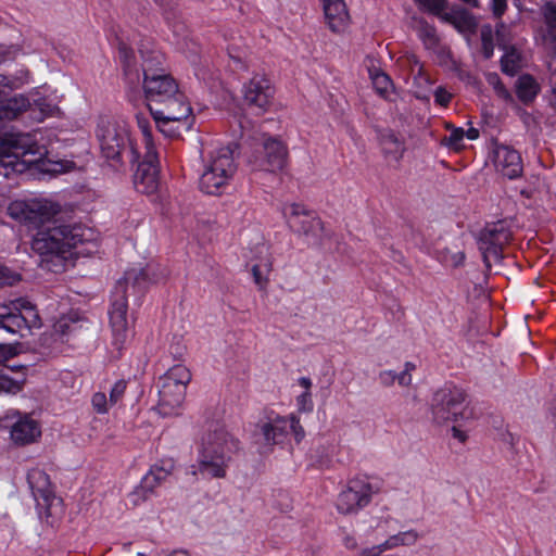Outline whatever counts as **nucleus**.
<instances>
[{"label":"nucleus","instance_id":"obj_1","mask_svg":"<svg viewBox=\"0 0 556 556\" xmlns=\"http://www.w3.org/2000/svg\"><path fill=\"white\" fill-rule=\"evenodd\" d=\"M46 224L34 237L31 248L47 262L55 261L56 267L78 256H87L97 251V242L91 229L80 225Z\"/></svg>","mask_w":556,"mask_h":556},{"label":"nucleus","instance_id":"obj_37","mask_svg":"<svg viewBox=\"0 0 556 556\" xmlns=\"http://www.w3.org/2000/svg\"><path fill=\"white\" fill-rule=\"evenodd\" d=\"M138 127L142 132L143 136V143L146 148V152H148L149 157L155 156V147L151 138V126L149 121H147L144 117L138 116L137 117Z\"/></svg>","mask_w":556,"mask_h":556},{"label":"nucleus","instance_id":"obj_45","mask_svg":"<svg viewBox=\"0 0 556 556\" xmlns=\"http://www.w3.org/2000/svg\"><path fill=\"white\" fill-rule=\"evenodd\" d=\"M74 167H75L74 162L67 161V160H62V161H55V162L49 161V165L45 169L47 172H51L53 174H64V173L71 172L72 169H74Z\"/></svg>","mask_w":556,"mask_h":556},{"label":"nucleus","instance_id":"obj_20","mask_svg":"<svg viewBox=\"0 0 556 556\" xmlns=\"http://www.w3.org/2000/svg\"><path fill=\"white\" fill-rule=\"evenodd\" d=\"M10 426V438L16 445H27L41 437V426L30 414L15 412Z\"/></svg>","mask_w":556,"mask_h":556},{"label":"nucleus","instance_id":"obj_35","mask_svg":"<svg viewBox=\"0 0 556 556\" xmlns=\"http://www.w3.org/2000/svg\"><path fill=\"white\" fill-rule=\"evenodd\" d=\"M502 71L508 75H515L521 66V55L515 48L506 50L505 54L501 60Z\"/></svg>","mask_w":556,"mask_h":556},{"label":"nucleus","instance_id":"obj_55","mask_svg":"<svg viewBox=\"0 0 556 556\" xmlns=\"http://www.w3.org/2000/svg\"><path fill=\"white\" fill-rule=\"evenodd\" d=\"M452 435L454 439L458 440L462 443H464L467 440L466 432L459 429L457 426L452 427Z\"/></svg>","mask_w":556,"mask_h":556},{"label":"nucleus","instance_id":"obj_52","mask_svg":"<svg viewBox=\"0 0 556 556\" xmlns=\"http://www.w3.org/2000/svg\"><path fill=\"white\" fill-rule=\"evenodd\" d=\"M379 381L384 387H391L396 381V372L393 370H383L379 374Z\"/></svg>","mask_w":556,"mask_h":556},{"label":"nucleus","instance_id":"obj_31","mask_svg":"<svg viewBox=\"0 0 556 556\" xmlns=\"http://www.w3.org/2000/svg\"><path fill=\"white\" fill-rule=\"evenodd\" d=\"M517 96L523 103H529L538 96L540 85L530 75H522L516 84Z\"/></svg>","mask_w":556,"mask_h":556},{"label":"nucleus","instance_id":"obj_56","mask_svg":"<svg viewBox=\"0 0 556 556\" xmlns=\"http://www.w3.org/2000/svg\"><path fill=\"white\" fill-rule=\"evenodd\" d=\"M343 544L349 549H355L357 547V541L352 535H346L343 540Z\"/></svg>","mask_w":556,"mask_h":556},{"label":"nucleus","instance_id":"obj_63","mask_svg":"<svg viewBox=\"0 0 556 556\" xmlns=\"http://www.w3.org/2000/svg\"><path fill=\"white\" fill-rule=\"evenodd\" d=\"M136 556H146V555L142 553H138Z\"/></svg>","mask_w":556,"mask_h":556},{"label":"nucleus","instance_id":"obj_22","mask_svg":"<svg viewBox=\"0 0 556 556\" xmlns=\"http://www.w3.org/2000/svg\"><path fill=\"white\" fill-rule=\"evenodd\" d=\"M541 14L542 21L535 30V40L546 51L556 55V4L545 3Z\"/></svg>","mask_w":556,"mask_h":556},{"label":"nucleus","instance_id":"obj_38","mask_svg":"<svg viewBox=\"0 0 556 556\" xmlns=\"http://www.w3.org/2000/svg\"><path fill=\"white\" fill-rule=\"evenodd\" d=\"M414 1L420 10L435 14V15H440V16L442 15V12L446 8L445 0H414Z\"/></svg>","mask_w":556,"mask_h":556},{"label":"nucleus","instance_id":"obj_27","mask_svg":"<svg viewBox=\"0 0 556 556\" xmlns=\"http://www.w3.org/2000/svg\"><path fill=\"white\" fill-rule=\"evenodd\" d=\"M419 539V534L415 530H406L403 532H399L394 535L389 536L384 542L371 546L368 548H364V556H379L380 554L397 548L400 546H412Z\"/></svg>","mask_w":556,"mask_h":556},{"label":"nucleus","instance_id":"obj_40","mask_svg":"<svg viewBox=\"0 0 556 556\" xmlns=\"http://www.w3.org/2000/svg\"><path fill=\"white\" fill-rule=\"evenodd\" d=\"M91 404L98 414H106L113 404L110 403L104 392H97L92 395Z\"/></svg>","mask_w":556,"mask_h":556},{"label":"nucleus","instance_id":"obj_47","mask_svg":"<svg viewBox=\"0 0 556 556\" xmlns=\"http://www.w3.org/2000/svg\"><path fill=\"white\" fill-rule=\"evenodd\" d=\"M465 137V130L463 128H453L450 132V136L444 139L447 146L455 150H459L462 146V141Z\"/></svg>","mask_w":556,"mask_h":556},{"label":"nucleus","instance_id":"obj_58","mask_svg":"<svg viewBox=\"0 0 556 556\" xmlns=\"http://www.w3.org/2000/svg\"><path fill=\"white\" fill-rule=\"evenodd\" d=\"M552 79H553V81H554V83H553V84H554V86H553V94H554L553 103H554V105L556 106V72H555V73H553V75H552Z\"/></svg>","mask_w":556,"mask_h":556},{"label":"nucleus","instance_id":"obj_24","mask_svg":"<svg viewBox=\"0 0 556 556\" xmlns=\"http://www.w3.org/2000/svg\"><path fill=\"white\" fill-rule=\"evenodd\" d=\"M325 18L333 33H343L349 27L350 14L343 0H325Z\"/></svg>","mask_w":556,"mask_h":556},{"label":"nucleus","instance_id":"obj_39","mask_svg":"<svg viewBox=\"0 0 556 556\" xmlns=\"http://www.w3.org/2000/svg\"><path fill=\"white\" fill-rule=\"evenodd\" d=\"M119 58L124 64V71H125V75L130 79V80H138L139 79V75L136 73L132 75L131 73V60L134 59V53L131 50H129L126 46H122L119 48Z\"/></svg>","mask_w":556,"mask_h":556},{"label":"nucleus","instance_id":"obj_42","mask_svg":"<svg viewBox=\"0 0 556 556\" xmlns=\"http://www.w3.org/2000/svg\"><path fill=\"white\" fill-rule=\"evenodd\" d=\"M481 40H482V52L483 55L489 59L493 55L494 46L492 41V29L489 26H484L481 29Z\"/></svg>","mask_w":556,"mask_h":556},{"label":"nucleus","instance_id":"obj_15","mask_svg":"<svg viewBox=\"0 0 556 556\" xmlns=\"http://www.w3.org/2000/svg\"><path fill=\"white\" fill-rule=\"evenodd\" d=\"M374 493L375 490L367 479H352L338 495L337 509L343 515L356 514L370 503Z\"/></svg>","mask_w":556,"mask_h":556},{"label":"nucleus","instance_id":"obj_26","mask_svg":"<svg viewBox=\"0 0 556 556\" xmlns=\"http://www.w3.org/2000/svg\"><path fill=\"white\" fill-rule=\"evenodd\" d=\"M255 251L251 250L253 254L251 256L252 261L255 263L252 265V275L254 278V282L260 287L264 288L268 282V273L271 268V263L269 261L268 248L263 242L262 239L256 243Z\"/></svg>","mask_w":556,"mask_h":556},{"label":"nucleus","instance_id":"obj_8","mask_svg":"<svg viewBox=\"0 0 556 556\" xmlns=\"http://www.w3.org/2000/svg\"><path fill=\"white\" fill-rule=\"evenodd\" d=\"M191 380L189 369L184 365L170 367L159 379V409L164 416L178 413L181 407L186 389Z\"/></svg>","mask_w":556,"mask_h":556},{"label":"nucleus","instance_id":"obj_61","mask_svg":"<svg viewBox=\"0 0 556 556\" xmlns=\"http://www.w3.org/2000/svg\"><path fill=\"white\" fill-rule=\"evenodd\" d=\"M303 556H320V552L316 549H311L305 553Z\"/></svg>","mask_w":556,"mask_h":556},{"label":"nucleus","instance_id":"obj_7","mask_svg":"<svg viewBox=\"0 0 556 556\" xmlns=\"http://www.w3.org/2000/svg\"><path fill=\"white\" fill-rule=\"evenodd\" d=\"M98 138L102 155L112 162V167L118 169L122 165L121 157L128 152L131 161H137L139 152L132 147L130 132L125 123L115 121H102L98 128Z\"/></svg>","mask_w":556,"mask_h":556},{"label":"nucleus","instance_id":"obj_19","mask_svg":"<svg viewBox=\"0 0 556 556\" xmlns=\"http://www.w3.org/2000/svg\"><path fill=\"white\" fill-rule=\"evenodd\" d=\"M253 162L257 169L269 173L282 172L288 163V148L279 139L268 137L263 140L262 150Z\"/></svg>","mask_w":556,"mask_h":556},{"label":"nucleus","instance_id":"obj_3","mask_svg":"<svg viewBox=\"0 0 556 556\" xmlns=\"http://www.w3.org/2000/svg\"><path fill=\"white\" fill-rule=\"evenodd\" d=\"M239 451V441L224 427L208 430L198 455V471L203 477L225 478L232 456Z\"/></svg>","mask_w":556,"mask_h":556},{"label":"nucleus","instance_id":"obj_18","mask_svg":"<svg viewBox=\"0 0 556 556\" xmlns=\"http://www.w3.org/2000/svg\"><path fill=\"white\" fill-rule=\"evenodd\" d=\"M511 239V232L502 222L486 226L479 236V250L483 255L486 266L492 262H498L502 257V249Z\"/></svg>","mask_w":556,"mask_h":556},{"label":"nucleus","instance_id":"obj_46","mask_svg":"<svg viewBox=\"0 0 556 556\" xmlns=\"http://www.w3.org/2000/svg\"><path fill=\"white\" fill-rule=\"evenodd\" d=\"M416 369V366L414 363L412 362H406L404 364V369L400 372V374H396V381L400 386L402 387H408L412 384V381H413V377H412V372Z\"/></svg>","mask_w":556,"mask_h":556},{"label":"nucleus","instance_id":"obj_23","mask_svg":"<svg viewBox=\"0 0 556 556\" xmlns=\"http://www.w3.org/2000/svg\"><path fill=\"white\" fill-rule=\"evenodd\" d=\"M493 162L496 170L508 179L517 178L522 173L520 154L507 146H498L495 148Z\"/></svg>","mask_w":556,"mask_h":556},{"label":"nucleus","instance_id":"obj_54","mask_svg":"<svg viewBox=\"0 0 556 556\" xmlns=\"http://www.w3.org/2000/svg\"><path fill=\"white\" fill-rule=\"evenodd\" d=\"M493 12L496 16H501L506 9V0H492Z\"/></svg>","mask_w":556,"mask_h":556},{"label":"nucleus","instance_id":"obj_2","mask_svg":"<svg viewBox=\"0 0 556 556\" xmlns=\"http://www.w3.org/2000/svg\"><path fill=\"white\" fill-rule=\"evenodd\" d=\"M163 279L157 265L148 264L144 267H132L125 273L123 281H118L113 293L110 315V326L113 334V344L122 349L130 337L131 328L127 318V289L129 286L142 293L149 286Z\"/></svg>","mask_w":556,"mask_h":556},{"label":"nucleus","instance_id":"obj_62","mask_svg":"<svg viewBox=\"0 0 556 556\" xmlns=\"http://www.w3.org/2000/svg\"><path fill=\"white\" fill-rule=\"evenodd\" d=\"M182 350H184V348H178V349H177V353H178V354H181V353H182Z\"/></svg>","mask_w":556,"mask_h":556},{"label":"nucleus","instance_id":"obj_13","mask_svg":"<svg viewBox=\"0 0 556 556\" xmlns=\"http://www.w3.org/2000/svg\"><path fill=\"white\" fill-rule=\"evenodd\" d=\"M283 217L289 227L309 242L317 243L323 237L324 225L315 212L300 203H287L282 207Z\"/></svg>","mask_w":556,"mask_h":556},{"label":"nucleus","instance_id":"obj_48","mask_svg":"<svg viewBox=\"0 0 556 556\" xmlns=\"http://www.w3.org/2000/svg\"><path fill=\"white\" fill-rule=\"evenodd\" d=\"M126 381L117 380L110 391V403L115 405L124 395L126 391Z\"/></svg>","mask_w":556,"mask_h":556},{"label":"nucleus","instance_id":"obj_59","mask_svg":"<svg viewBox=\"0 0 556 556\" xmlns=\"http://www.w3.org/2000/svg\"><path fill=\"white\" fill-rule=\"evenodd\" d=\"M162 8H170V1L168 0H154Z\"/></svg>","mask_w":556,"mask_h":556},{"label":"nucleus","instance_id":"obj_16","mask_svg":"<svg viewBox=\"0 0 556 556\" xmlns=\"http://www.w3.org/2000/svg\"><path fill=\"white\" fill-rule=\"evenodd\" d=\"M275 89L265 74L256 73L243 86L245 106L256 115L264 114L271 105Z\"/></svg>","mask_w":556,"mask_h":556},{"label":"nucleus","instance_id":"obj_30","mask_svg":"<svg viewBox=\"0 0 556 556\" xmlns=\"http://www.w3.org/2000/svg\"><path fill=\"white\" fill-rule=\"evenodd\" d=\"M83 327V318L76 312L61 316L53 325L54 333L61 338L79 330Z\"/></svg>","mask_w":556,"mask_h":556},{"label":"nucleus","instance_id":"obj_36","mask_svg":"<svg viewBox=\"0 0 556 556\" xmlns=\"http://www.w3.org/2000/svg\"><path fill=\"white\" fill-rule=\"evenodd\" d=\"M159 130L169 138H177L182 132L188 131L190 128H185L182 123L178 121H167L162 118H154Z\"/></svg>","mask_w":556,"mask_h":556},{"label":"nucleus","instance_id":"obj_29","mask_svg":"<svg viewBox=\"0 0 556 556\" xmlns=\"http://www.w3.org/2000/svg\"><path fill=\"white\" fill-rule=\"evenodd\" d=\"M441 18L453 25L459 33L463 34L473 33L477 27V23L473 16L467 11L460 9H455L443 13Z\"/></svg>","mask_w":556,"mask_h":556},{"label":"nucleus","instance_id":"obj_51","mask_svg":"<svg viewBox=\"0 0 556 556\" xmlns=\"http://www.w3.org/2000/svg\"><path fill=\"white\" fill-rule=\"evenodd\" d=\"M451 99L452 94L443 87H439L434 92L435 102L442 106H446L450 103Z\"/></svg>","mask_w":556,"mask_h":556},{"label":"nucleus","instance_id":"obj_44","mask_svg":"<svg viewBox=\"0 0 556 556\" xmlns=\"http://www.w3.org/2000/svg\"><path fill=\"white\" fill-rule=\"evenodd\" d=\"M441 260L447 266L458 267V266L463 265V263L465 261V254L462 251L452 252L450 250H446L442 254Z\"/></svg>","mask_w":556,"mask_h":556},{"label":"nucleus","instance_id":"obj_6","mask_svg":"<svg viewBox=\"0 0 556 556\" xmlns=\"http://www.w3.org/2000/svg\"><path fill=\"white\" fill-rule=\"evenodd\" d=\"M43 153L29 134L0 136V164L14 172H22L26 165L35 164Z\"/></svg>","mask_w":556,"mask_h":556},{"label":"nucleus","instance_id":"obj_49","mask_svg":"<svg viewBox=\"0 0 556 556\" xmlns=\"http://www.w3.org/2000/svg\"><path fill=\"white\" fill-rule=\"evenodd\" d=\"M20 280V275L7 267H0V287L12 286Z\"/></svg>","mask_w":556,"mask_h":556},{"label":"nucleus","instance_id":"obj_25","mask_svg":"<svg viewBox=\"0 0 556 556\" xmlns=\"http://www.w3.org/2000/svg\"><path fill=\"white\" fill-rule=\"evenodd\" d=\"M0 94V122H11L25 114L31 106L28 94L16 93L10 98Z\"/></svg>","mask_w":556,"mask_h":556},{"label":"nucleus","instance_id":"obj_11","mask_svg":"<svg viewBox=\"0 0 556 556\" xmlns=\"http://www.w3.org/2000/svg\"><path fill=\"white\" fill-rule=\"evenodd\" d=\"M156 64H161L160 54L144 59L142 64L143 91L149 108L151 104L159 105L160 101L173 96L178 89L176 80L163 68L155 67Z\"/></svg>","mask_w":556,"mask_h":556},{"label":"nucleus","instance_id":"obj_9","mask_svg":"<svg viewBox=\"0 0 556 556\" xmlns=\"http://www.w3.org/2000/svg\"><path fill=\"white\" fill-rule=\"evenodd\" d=\"M41 327V318L36 307L25 299H17L0 307V328L22 338L31 329Z\"/></svg>","mask_w":556,"mask_h":556},{"label":"nucleus","instance_id":"obj_33","mask_svg":"<svg viewBox=\"0 0 556 556\" xmlns=\"http://www.w3.org/2000/svg\"><path fill=\"white\" fill-rule=\"evenodd\" d=\"M298 384L302 388V392L295 399L298 409L302 413H311L314 408L311 392L313 382L308 377H301L298 379Z\"/></svg>","mask_w":556,"mask_h":556},{"label":"nucleus","instance_id":"obj_5","mask_svg":"<svg viewBox=\"0 0 556 556\" xmlns=\"http://www.w3.org/2000/svg\"><path fill=\"white\" fill-rule=\"evenodd\" d=\"M432 419L438 425L460 424L473 417L467 393L455 386L439 389L431 400Z\"/></svg>","mask_w":556,"mask_h":556},{"label":"nucleus","instance_id":"obj_57","mask_svg":"<svg viewBox=\"0 0 556 556\" xmlns=\"http://www.w3.org/2000/svg\"><path fill=\"white\" fill-rule=\"evenodd\" d=\"M465 137H467L469 140H476L479 137V130L470 127L465 131Z\"/></svg>","mask_w":556,"mask_h":556},{"label":"nucleus","instance_id":"obj_17","mask_svg":"<svg viewBox=\"0 0 556 556\" xmlns=\"http://www.w3.org/2000/svg\"><path fill=\"white\" fill-rule=\"evenodd\" d=\"M149 110L153 118L178 121L182 123L185 128H191L192 126V109L179 88L176 89L173 96L160 101L159 105L151 104Z\"/></svg>","mask_w":556,"mask_h":556},{"label":"nucleus","instance_id":"obj_12","mask_svg":"<svg viewBox=\"0 0 556 556\" xmlns=\"http://www.w3.org/2000/svg\"><path fill=\"white\" fill-rule=\"evenodd\" d=\"M293 433L296 441L304 438V430L300 419L295 415L288 417L275 416L268 418L258 426V432L255 434L256 441L262 444L264 451H270L276 444H280L289 433Z\"/></svg>","mask_w":556,"mask_h":556},{"label":"nucleus","instance_id":"obj_4","mask_svg":"<svg viewBox=\"0 0 556 556\" xmlns=\"http://www.w3.org/2000/svg\"><path fill=\"white\" fill-rule=\"evenodd\" d=\"M230 146L211 148L203 156L200 188L207 194H220L233 179L238 162Z\"/></svg>","mask_w":556,"mask_h":556},{"label":"nucleus","instance_id":"obj_43","mask_svg":"<svg viewBox=\"0 0 556 556\" xmlns=\"http://www.w3.org/2000/svg\"><path fill=\"white\" fill-rule=\"evenodd\" d=\"M23 382L15 381L8 376H0V393L15 394L22 390Z\"/></svg>","mask_w":556,"mask_h":556},{"label":"nucleus","instance_id":"obj_14","mask_svg":"<svg viewBox=\"0 0 556 556\" xmlns=\"http://www.w3.org/2000/svg\"><path fill=\"white\" fill-rule=\"evenodd\" d=\"M27 481L39 514L46 518L54 516L61 509V498L54 494L48 475L39 468H34L28 471Z\"/></svg>","mask_w":556,"mask_h":556},{"label":"nucleus","instance_id":"obj_50","mask_svg":"<svg viewBox=\"0 0 556 556\" xmlns=\"http://www.w3.org/2000/svg\"><path fill=\"white\" fill-rule=\"evenodd\" d=\"M489 83L494 86V89L496 90L497 94L502 98H508L509 92L504 87V85L500 81V78L497 75H489L488 78Z\"/></svg>","mask_w":556,"mask_h":556},{"label":"nucleus","instance_id":"obj_41","mask_svg":"<svg viewBox=\"0 0 556 556\" xmlns=\"http://www.w3.org/2000/svg\"><path fill=\"white\" fill-rule=\"evenodd\" d=\"M372 84L376 88V90L380 94H386L389 89L392 87L391 80L389 76L384 73L378 72L375 74H371Z\"/></svg>","mask_w":556,"mask_h":556},{"label":"nucleus","instance_id":"obj_32","mask_svg":"<svg viewBox=\"0 0 556 556\" xmlns=\"http://www.w3.org/2000/svg\"><path fill=\"white\" fill-rule=\"evenodd\" d=\"M30 81L29 71L26 68L18 70L14 75L8 76L0 74V94L5 90H15L22 88Z\"/></svg>","mask_w":556,"mask_h":556},{"label":"nucleus","instance_id":"obj_60","mask_svg":"<svg viewBox=\"0 0 556 556\" xmlns=\"http://www.w3.org/2000/svg\"><path fill=\"white\" fill-rule=\"evenodd\" d=\"M168 556H190L186 551H174Z\"/></svg>","mask_w":556,"mask_h":556},{"label":"nucleus","instance_id":"obj_28","mask_svg":"<svg viewBox=\"0 0 556 556\" xmlns=\"http://www.w3.org/2000/svg\"><path fill=\"white\" fill-rule=\"evenodd\" d=\"M175 462L173 458H163L151 466L149 471L142 478V488L152 492L160 486L173 473Z\"/></svg>","mask_w":556,"mask_h":556},{"label":"nucleus","instance_id":"obj_10","mask_svg":"<svg viewBox=\"0 0 556 556\" xmlns=\"http://www.w3.org/2000/svg\"><path fill=\"white\" fill-rule=\"evenodd\" d=\"M9 216L33 228L49 224L60 212V206L47 199L27 198L16 199L9 203Z\"/></svg>","mask_w":556,"mask_h":556},{"label":"nucleus","instance_id":"obj_34","mask_svg":"<svg viewBox=\"0 0 556 556\" xmlns=\"http://www.w3.org/2000/svg\"><path fill=\"white\" fill-rule=\"evenodd\" d=\"M381 147L383 152L394 160H397L404 151V143L395 134L391 131L382 135Z\"/></svg>","mask_w":556,"mask_h":556},{"label":"nucleus","instance_id":"obj_21","mask_svg":"<svg viewBox=\"0 0 556 556\" xmlns=\"http://www.w3.org/2000/svg\"><path fill=\"white\" fill-rule=\"evenodd\" d=\"M134 185L136 190L143 194L152 195L157 192L160 188L157 152L154 157H149L146 152L143 161L135 173Z\"/></svg>","mask_w":556,"mask_h":556},{"label":"nucleus","instance_id":"obj_53","mask_svg":"<svg viewBox=\"0 0 556 556\" xmlns=\"http://www.w3.org/2000/svg\"><path fill=\"white\" fill-rule=\"evenodd\" d=\"M14 354L13 349L9 344H0V364L5 363Z\"/></svg>","mask_w":556,"mask_h":556}]
</instances>
